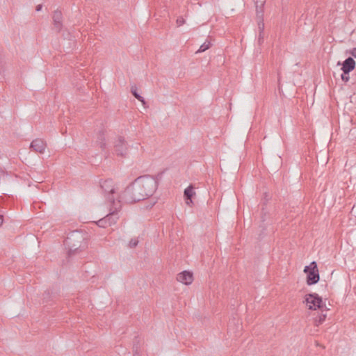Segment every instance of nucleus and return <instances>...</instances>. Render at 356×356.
<instances>
[{"instance_id": "39448f33", "label": "nucleus", "mask_w": 356, "mask_h": 356, "mask_svg": "<svg viewBox=\"0 0 356 356\" xmlns=\"http://www.w3.org/2000/svg\"><path fill=\"white\" fill-rule=\"evenodd\" d=\"M114 151L117 156L126 157L128 154V143L124 137L119 136L114 142Z\"/></svg>"}, {"instance_id": "412c9836", "label": "nucleus", "mask_w": 356, "mask_h": 356, "mask_svg": "<svg viewBox=\"0 0 356 356\" xmlns=\"http://www.w3.org/2000/svg\"><path fill=\"white\" fill-rule=\"evenodd\" d=\"M165 171V170L161 171L155 177H153L154 179L156 181L157 185L159 184V181L162 179Z\"/></svg>"}, {"instance_id": "cd10ccee", "label": "nucleus", "mask_w": 356, "mask_h": 356, "mask_svg": "<svg viewBox=\"0 0 356 356\" xmlns=\"http://www.w3.org/2000/svg\"><path fill=\"white\" fill-rule=\"evenodd\" d=\"M134 356H140L139 355V353H138V347H134Z\"/></svg>"}, {"instance_id": "f257e3e1", "label": "nucleus", "mask_w": 356, "mask_h": 356, "mask_svg": "<svg viewBox=\"0 0 356 356\" xmlns=\"http://www.w3.org/2000/svg\"><path fill=\"white\" fill-rule=\"evenodd\" d=\"M157 189L156 181L153 176L146 175L138 177L122 193L120 198L126 203H135L152 196Z\"/></svg>"}, {"instance_id": "f03ea898", "label": "nucleus", "mask_w": 356, "mask_h": 356, "mask_svg": "<svg viewBox=\"0 0 356 356\" xmlns=\"http://www.w3.org/2000/svg\"><path fill=\"white\" fill-rule=\"evenodd\" d=\"M86 234L82 231L74 230L70 232L64 241V245L68 249L67 257H72L87 248Z\"/></svg>"}, {"instance_id": "7c9ffc66", "label": "nucleus", "mask_w": 356, "mask_h": 356, "mask_svg": "<svg viewBox=\"0 0 356 356\" xmlns=\"http://www.w3.org/2000/svg\"><path fill=\"white\" fill-rule=\"evenodd\" d=\"M3 222V215L0 214V226L2 225Z\"/></svg>"}, {"instance_id": "20e7f679", "label": "nucleus", "mask_w": 356, "mask_h": 356, "mask_svg": "<svg viewBox=\"0 0 356 356\" xmlns=\"http://www.w3.org/2000/svg\"><path fill=\"white\" fill-rule=\"evenodd\" d=\"M304 272L307 274L306 283L307 285H314L320 280L318 266L316 261H312L309 266L305 267Z\"/></svg>"}, {"instance_id": "393cba45", "label": "nucleus", "mask_w": 356, "mask_h": 356, "mask_svg": "<svg viewBox=\"0 0 356 356\" xmlns=\"http://www.w3.org/2000/svg\"><path fill=\"white\" fill-rule=\"evenodd\" d=\"M185 24V19L182 17H179L177 19V24L178 26H182Z\"/></svg>"}, {"instance_id": "dca6fc26", "label": "nucleus", "mask_w": 356, "mask_h": 356, "mask_svg": "<svg viewBox=\"0 0 356 356\" xmlns=\"http://www.w3.org/2000/svg\"><path fill=\"white\" fill-rule=\"evenodd\" d=\"M131 92L134 96L135 98H136L138 101L142 102L143 105H145L146 102L145 99L138 92L137 88L135 85L131 87Z\"/></svg>"}, {"instance_id": "bb28decb", "label": "nucleus", "mask_w": 356, "mask_h": 356, "mask_svg": "<svg viewBox=\"0 0 356 356\" xmlns=\"http://www.w3.org/2000/svg\"><path fill=\"white\" fill-rule=\"evenodd\" d=\"M348 53L350 54H351V56L354 58H356V47L355 48H353L352 49H350Z\"/></svg>"}, {"instance_id": "c85d7f7f", "label": "nucleus", "mask_w": 356, "mask_h": 356, "mask_svg": "<svg viewBox=\"0 0 356 356\" xmlns=\"http://www.w3.org/2000/svg\"><path fill=\"white\" fill-rule=\"evenodd\" d=\"M42 4H39V5L36 6L35 10L37 12H39V11H40L42 10Z\"/></svg>"}, {"instance_id": "c756f323", "label": "nucleus", "mask_w": 356, "mask_h": 356, "mask_svg": "<svg viewBox=\"0 0 356 356\" xmlns=\"http://www.w3.org/2000/svg\"><path fill=\"white\" fill-rule=\"evenodd\" d=\"M49 295H50V293H49V291H45L44 293L43 294V298L44 299L47 298L49 296Z\"/></svg>"}, {"instance_id": "5701e85b", "label": "nucleus", "mask_w": 356, "mask_h": 356, "mask_svg": "<svg viewBox=\"0 0 356 356\" xmlns=\"http://www.w3.org/2000/svg\"><path fill=\"white\" fill-rule=\"evenodd\" d=\"M138 244V240L137 238H131L129 243V247L131 248H136Z\"/></svg>"}, {"instance_id": "ddd939ff", "label": "nucleus", "mask_w": 356, "mask_h": 356, "mask_svg": "<svg viewBox=\"0 0 356 356\" xmlns=\"http://www.w3.org/2000/svg\"><path fill=\"white\" fill-rule=\"evenodd\" d=\"M97 143L102 150L106 149V143L105 139V131L104 129H102L98 132Z\"/></svg>"}, {"instance_id": "2f4dec72", "label": "nucleus", "mask_w": 356, "mask_h": 356, "mask_svg": "<svg viewBox=\"0 0 356 356\" xmlns=\"http://www.w3.org/2000/svg\"><path fill=\"white\" fill-rule=\"evenodd\" d=\"M230 326H231V325H230V323H229V325H228V327H229L228 330H230Z\"/></svg>"}, {"instance_id": "aec40b11", "label": "nucleus", "mask_w": 356, "mask_h": 356, "mask_svg": "<svg viewBox=\"0 0 356 356\" xmlns=\"http://www.w3.org/2000/svg\"><path fill=\"white\" fill-rule=\"evenodd\" d=\"M269 217V214L265 211V209L264 207L261 208V221L264 222L267 220V219Z\"/></svg>"}, {"instance_id": "b1692460", "label": "nucleus", "mask_w": 356, "mask_h": 356, "mask_svg": "<svg viewBox=\"0 0 356 356\" xmlns=\"http://www.w3.org/2000/svg\"><path fill=\"white\" fill-rule=\"evenodd\" d=\"M63 37L64 38V39H67L70 41L72 40V38L73 36L71 35V33L67 31H64L63 34H62Z\"/></svg>"}, {"instance_id": "423d86ee", "label": "nucleus", "mask_w": 356, "mask_h": 356, "mask_svg": "<svg viewBox=\"0 0 356 356\" xmlns=\"http://www.w3.org/2000/svg\"><path fill=\"white\" fill-rule=\"evenodd\" d=\"M100 187L104 191L105 196L107 195L106 198L113 204H115V200L113 194L115 193V188L113 185V181L111 179H108L99 182Z\"/></svg>"}, {"instance_id": "9b49d317", "label": "nucleus", "mask_w": 356, "mask_h": 356, "mask_svg": "<svg viewBox=\"0 0 356 356\" xmlns=\"http://www.w3.org/2000/svg\"><path fill=\"white\" fill-rule=\"evenodd\" d=\"M118 211L119 209L118 208H114L113 210L111 209V212L105 216L109 226L115 224L119 219Z\"/></svg>"}, {"instance_id": "f3484780", "label": "nucleus", "mask_w": 356, "mask_h": 356, "mask_svg": "<svg viewBox=\"0 0 356 356\" xmlns=\"http://www.w3.org/2000/svg\"><path fill=\"white\" fill-rule=\"evenodd\" d=\"M211 46V43L209 41H206L204 42L199 48V49L195 52L196 54L202 53L209 49Z\"/></svg>"}, {"instance_id": "4468645a", "label": "nucleus", "mask_w": 356, "mask_h": 356, "mask_svg": "<svg viewBox=\"0 0 356 356\" xmlns=\"http://www.w3.org/2000/svg\"><path fill=\"white\" fill-rule=\"evenodd\" d=\"M266 0H256V8H257V17L260 19L263 18V8L265 4Z\"/></svg>"}, {"instance_id": "1a4fd4ad", "label": "nucleus", "mask_w": 356, "mask_h": 356, "mask_svg": "<svg viewBox=\"0 0 356 356\" xmlns=\"http://www.w3.org/2000/svg\"><path fill=\"white\" fill-rule=\"evenodd\" d=\"M52 19L54 29L57 32L61 31L63 28V15L61 11L58 10H55L52 16Z\"/></svg>"}, {"instance_id": "4be33fe9", "label": "nucleus", "mask_w": 356, "mask_h": 356, "mask_svg": "<svg viewBox=\"0 0 356 356\" xmlns=\"http://www.w3.org/2000/svg\"><path fill=\"white\" fill-rule=\"evenodd\" d=\"M341 79L343 82H348L350 79L349 72H343V73L341 75Z\"/></svg>"}, {"instance_id": "6e6552de", "label": "nucleus", "mask_w": 356, "mask_h": 356, "mask_svg": "<svg viewBox=\"0 0 356 356\" xmlns=\"http://www.w3.org/2000/svg\"><path fill=\"white\" fill-rule=\"evenodd\" d=\"M177 280L186 285L191 284L193 281V275L191 272L184 270L177 275Z\"/></svg>"}, {"instance_id": "2eb2a0df", "label": "nucleus", "mask_w": 356, "mask_h": 356, "mask_svg": "<svg viewBox=\"0 0 356 356\" xmlns=\"http://www.w3.org/2000/svg\"><path fill=\"white\" fill-rule=\"evenodd\" d=\"M258 28L259 31L258 42L259 44H261L264 42V23L263 18L260 19L258 21Z\"/></svg>"}, {"instance_id": "9d476101", "label": "nucleus", "mask_w": 356, "mask_h": 356, "mask_svg": "<svg viewBox=\"0 0 356 356\" xmlns=\"http://www.w3.org/2000/svg\"><path fill=\"white\" fill-rule=\"evenodd\" d=\"M46 147V143L40 138L33 140L30 145V148L38 153H43Z\"/></svg>"}, {"instance_id": "6ab92c4d", "label": "nucleus", "mask_w": 356, "mask_h": 356, "mask_svg": "<svg viewBox=\"0 0 356 356\" xmlns=\"http://www.w3.org/2000/svg\"><path fill=\"white\" fill-rule=\"evenodd\" d=\"M96 224L99 227H103V228H105V227H108V224L107 223V220L105 218V217L99 219L97 222Z\"/></svg>"}, {"instance_id": "0eeeda50", "label": "nucleus", "mask_w": 356, "mask_h": 356, "mask_svg": "<svg viewBox=\"0 0 356 356\" xmlns=\"http://www.w3.org/2000/svg\"><path fill=\"white\" fill-rule=\"evenodd\" d=\"M337 65H341V70L342 72H347L350 73L355 68L356 63L353 57L349 56L346 58L343 63L339 61L337 63Z\"/></svg>"}, {"instance_id": "f8f14e48", "label": "nucleus", "mask_w": 356, "mask_h": 356, "mask_svg": "<svg viewBox=\"0 0 356 356\" xmlns=\"http://www.w3.org/2000/svg\"><path fill=\"white\" fill-rule=\"evenodd\" d=\"M195 195L194 191V187L192 185L188 186L184 192V196L185 198L186 203L191 206L193 204L192 198Z\"/></svg>"}, {"instance_id": "a211bd4d", "label": "nucleus", "mask_w": 356, "mask_h": 356, "mask_svg": "<svg viewBox=\"0 0 356 356\" xmlns=\"http://www.w3.org/2000/svg\"><path fill=\"white\" fill-rule=\"evenodd\" d=\"M323 312H322L321 314L318 315V316L315 318V324L317 326H318L320 324H322L327 317V314H323Z\"/></svg>"}, {"instance_id": "7ed1b4c3", "label": "nucleus", "mask_w": 356, "mask_h": 356, "mask_svg": "<svg viewBox=\"0 0 356 356\" xmlns=\"http://www.w3.org/2000/svg\"><path fill=\"white\" fill-rule=\"evenodd\" d=\"M304 302H305L308 309L310 310L319 309H321V312H323V307H326L322 298L316 293L306 294Z\"/></svg>"}, {"instance_id": "a878e982", "label": "nucleus", "mask_w": 356, "mask_h": 356, "mask_svg": "<svg viewBox=\"0 0 356 356\" xmlns=\"http://www.w3.org/2000/svg\"><path fill=\"white\" fill-rule=\"evenodd\" d=\"M270 199V196L268 194H267L266 193H265L264 195L263 204H265L266 202H268Z\"/></svg>"}]
</instances>
